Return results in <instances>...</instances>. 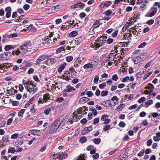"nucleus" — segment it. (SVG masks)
Returning a JSON list of instances; mask_svg holds the SVG:
<instances>
[{"label":"nucleus","instance_id":"obj_47","mask_svg":"<svg viewBox=\"0 0 160 160\" xmlns=\"http://www.w3.org/2000/svg\"><path fill=\"white\" fill-rule=\"evenodd\" d=\"M51 109L50 108H48L45 109L44 111L45 114L46 115H48L49 114L50 112L51 111Z\"/></svg>","mask_w":160,"mask_h":160},{"label":"nucleus","instance_id":"obj_58","mask_svg":"<svg viewBox=\"0 0 160 160\" xmlns=\"http://www.w3.org/2000/svg\"><path fill=\"white\" fill-rule=\"evenodd\" d=\"M99 118H98L94 119L93 124L94 125H95L99 122Z\"/></svg>","mask_w":160,"mask_h":160},{"label":"nucleus","instance_id":"obj_5","mask_svg":"<svg viewBox=\"0 0 160 160\" xmlns=\"http://www.w3.org/2000/svg\"><path fill=\"white\" fill-rule=\"evenodd\" d=\"M108 115L107 114L103 115L102 116L101 118V120L102 121H104V123L105 124H107L110 122V119H108Z\"/></svg>","mask_w":160,"mask_h":160},{"label":"nucleus","instance_id":"obj_62","mask_svg":"<svg viewBox=\"0 0 160 160\" xmlns=\"http://www.w3.org/2000/svg\"><path fill=\"white\" fill-rule=\"evenodd\" d=\"M30 6L28 4H25L23 7L24 9L26 11L28 10L30 8Z\"/></svg>","mask_w":160,"mask_h":160},{"label":"nucleus","instance_id":"obj_8","mask_svg":"<svg viewBox=\"0 0 160 160\" xmlns=\"http://www.w3.org/2000/svg\"><path fill=\"white\" fill-rule=\"evenodd\" d=\"M107 37L106 36H101L98 38L99 42L101 43H104L106 41Z\"/></svg>","mask_w":160,"mask_h":160},{"label":"nucleus","instance_id":"obj_27","mask_svg":"<svg viewBox=\"0 0 160 160\" xmlns=\"http://www.w3.org/2000/svg\"><path fill=\"white\" fill-rule=\"evenodd\" d=\"M100 25V23L99 22L96 21L95 22H94L93 25V28H96L98 27Z\"/></svg>","mask_w":160,"mask_h":160},{"label":"nucleus","instance_id":"obj_55","mask_svg":"<svg viewBox=\"0 0 160 160\" xmlns=\"http://www.w3.org/2000/svg\"><path fill=\"white\" fill-rule=\"evenodd\" d=\"M154 20L153 19H151L149 20L146 23L149 25H151L153 24L154 23Z\"/></svg>","mask_w":160,"mask_h":160},{"label":"nucleus","instance_id":"obj_35","mask_svg":"<svg viewBox=\"0 0 160 160\" xmlns=\"http://www.w3.org/2000/svg\"><path fill=\"white\" fill-rule=\"evenodd\" d=\"M69 71H70V72H71V75L72 74L73 75H76V74L77 73V72L75 71V69L72 68H70L69 70Z\"/></svg>","mask_w":160,"mask_h":160},{"label":"nucleus","instance_id":"obj_46","mask_svg":"<svg viewBox=\"0 0 160 160\" xmlns=\"http://www.w3.org/2000/svg\"><path fill=\"white\" fill-rule=\"evenodd\" d=\"M108 92L107 91H103L101 92V95L102 96H107V95H108Z\"/></svg>","mask_w":160,"mask_h":160},{"label":"nucleus","instance_id":"obj_63","mask_svg":"<svg viewBox=\"0 0 160 160\" xmlns=\"http://www.w3.org/2000/svg\"><path fill=\"white\" fill-rule=\"evenodd\" d=\"M106 86V83H103L99 84V87L101 89H103Z\"/></svg>","mask_w":160,"mask_h":160},{"label":"nucleus","instance_id":"obj_25","mask_svg":"<svg viewBox=\"0 0 160 160\" xmlns=\"http://www.w3.org/2000/svg\"><path fill=\"white\" fill-rule=\"evenodd\" d=\"M116 56L115 55L114 53H111L109 55V58L111 59V58H112L113 60H114L116 58H117V57L116 58Z\"/></svg>","mask_w":160,"mask_h":160},{"label":"nucleus","instance_id":"obj_9","mask_svg":"<svg viewBox=\"0 0 160 160\" xmlns=\"http://www.w3.org/2000/svg\"><path fill=\"white\" fill-rule=\"evenodd\" d=\"M60 124L61 123L59 124V125L58 127H55V126L52 125L51 128L50 129V132H51V133H54L55 132L58 128Z\"/></svg>","mask_w":160,"mask_h":160},{"label":"nucleus","instance_id":"obj_28","mask_svg":"<svg viewBox=\"0 0 160 160\" xmlns=\"http://www.w3.org/2000/svg\"><path fill=\"white\" fill-rule=\"evenodd\" d=\"M112 3V2L111 1H107L103 3V5L104 6L108 7L111 5Z\"/></svg>","mask_w":160,"mask_h":160},{"label":"nucleus","instance_id":"obj_22","mask_svg":"<svg viewBox=\"0 0 160 160\" xmlns=\"http://www.w3.org/2000/svg\"><path fill=\"white\" fill-rule=\"evenodd\" d=\"M153 102L152 100H150L147 101L145 103V105L146 107H148L149 105H151Z\"/></svg>","mask_w":160,"mask_h":160},{"label":"nucleus","instance_id":"obj_42","mask_svg":"<svg viewBox=\"0 0 160 160\" xmlns=\"http://www.w3.org/2000/svg\"><path fill=\"white\" fill-rule=\"evenodd\" d=\"M17 36V34L16 33H13L9 35L8 36V38H15Z\"/></svg>","mask_w":160,"mask_h":160},{"label":"nucleus","instance_id":"obj_13","mask_svg":"<svg viewBox=\"0 0 160 160\" xmlns=\"http://www.w3.org/2000/svg\"><path fill=\"white\" fill-rule=\"evenodd\" d=\"M77 8H82L85 6V4L82 2H81L78 1L76 4Z\"/></svg>","mask_w":160,"mask_h":160},{"label":"nucleus","instance_id":"obj_19","mask_svg":"<svg viewBox=\"0 0 160 160\" xmlns=\"http://www.w3.org/2000/svg\"><path fill=\"white\" fill-rule=\"evenodd\" d=\"M60 122V119L58 118L52 124V125L55 126V127H58L59 125L58 123Z\"/></svg>","mask_w":160,"mask_h":160},{"label":"nucleus","instance_id":"obj_26","mask_svg":"<svg viewBox=\"0 0 160 160\" xmlns=\"http://www.w3.org/2000/svg\"><path fill=\"white\" fill-rule=\"evenodd\" d=\"M89 109L90 111L92 112V114L94 116H96L97 114V112L95 108H89Z\"/></svg>","mask_w":160,"mask_h":160},{"label":"nucleus","instance_id":"obj_37","mask_svg":"<svg viewBox=\"0 0 160 160\" xmlns=\"http://www.w3.org/2000/svg\"><path fill=\"white\" fill-rule=\"evenodd\" d=\"M101 141V139L100 138H95L93 139V142L96 144H99Z\"/></svg>","mask_w":160,"mask_h":160},{"label":"nucleus","instance_id":"obj_23","mask_svg":"<svg viewBox=\"0 0 160 160\" xmlns=\"http://www.w3.org/2000/svg\"><path fill=\"white\" fill-rule=\"evenodd\" d=\"M5 69H7V65L6 64V63H4L3 64H0V69L2 70H4Z\"/></svg>","mask_w":160,"mask_h":160},{"label":"nucleus","instance_id":"obj_18","mask_svg":"<svg viewBox=\"0 0 160 160\" xmlns=\"http://www.w3.org/2000/svg\"><path fill=\"white\" fill-rule=\"evenodd\" d=\"M44 59L45 58L44 57L42 56L39 57L36 61V64L38 65V64L40 63L41 61H43Z\"/></svg>","mask_w":160,"mask_h":160},{"label":"nucleus","instance_id":"obj_34","mask_svg":"<svg viewBox=\"0 0 160 160\" xmlns=\"http://www.w3.org/2000/svg\"><path fill=\"white\" fill-rule=\"evenodd\" d=\"M128 48H125H125H121V49H120V50L122 52H121L122 55H123L124 54L125 52H128Z\"/></svg>","mask_w":160,"mask_h":160},{"label":"nucleus","instance_id":"obj_48","mask_svg":"<svg viewBox=\"0 0 160 160\" xmlns=\"http://www.w3.org/2000/svg\"><path fill=\"white\" fill-rule=\"evenodd\" d=\"M19 135V134L15 133L13 135H12L11 136V138L12 139H15L17 138L18 136Z\"/></svg>","mask_w":160,"mask_h":160},{"label":"nucleus","instance_id":"obj_50","mask_svg":"<svg viewBox=\"0 0 160 160\" xmlns=\"http://www.w3.org/2000/svg\"><path fill=\"white\" fill-rule=\"evenodd\" d=\"M143 73H144V72H140L136 74V76L137 78H139L141 77V75L143 74Z\"/></svg>","mask_w":160,"mask_h":160},{"label":"nucleus","instance_id":"obj_11","mask_svg":"<svg viewBox=\"0 0 160 160\" xmlns=\"http://www.w3.org/2000/svg\"><path fill=\"white\" fill-rule=\"evenodd\" d=\"M49 94L48 93H47L44 94L43 97V102H46L50 99Z\"/></svg>","mask_w":160,"mask_h":160},{"label":"nucleus","instance_id":"obj_16","mask_svg":"<svg viewBox=\"0 0 160 160\" xmlns=\"http://www.w3.org/2000/svg\"><path fill=\"white\" fill-rule=\"evenodd\" d=\"M40 132V131L38 130H30L31 134L34 135H38Z\"/></svg>","mask_w":160,"mask_h":160},{"label":"nucleus","instance_id":"obj_60","mask_svg":"<svg viewBox=\"0 0 160 160\" xmlns=\"http://www.w3.org/2000/svg\"><path fill=\"white\" fill-rule=\"evenodd\" d=\"M152 143V139H150L148 140L147 142V145L148 146H150Z\"/></svg>","mask_w":160,"mask_h":160},{"label":"nucleus","instance_id":"obj_14","mask_svg":"<svg viewBox=\"0 0 160 160\" xmlns=\"http://www.w3.org/2000/svg\"><path fill=\"white\" fill-rule=\"evenodd\" d=\"M66 64L65 63H63L58 68V71L59 72H61L64 69L65 67L66 66Z\"/></svg>","mask_w":160,"mask_h":160},{"label":"nucleus","instance_id":"obj_31","mask_svg":"<svg viewBox=\"0 0 160 160\" xmlns=\"http://www.w3.org/2000/svg\"><path fill=\"white\" fill-rule=\"evenodd\" d=\"M65 49H64V47L63 46L58 48L56 50V52L57 53H60L61 51L65 50Z\"/></svg>","mask_w":160,"mask_h":160},{"label":"nucleus","instance_id":"obj_29","mask_svg":"<svg viewBox=\"0 0 160 160\" xmlns=\"http://www.w3.org/2000/svg\"><path fill=\"white\" fill-rule=\"evenodd\" d=\"M22 82L24 86V87L25 86H27V85H29V84H31V82L30 81H26L25 80H23L22 81Z\"/></svg>","mask_w":160,"mask_h":160},{"label":"nucleus","instance_id":"obj_43","mask_svg":"<svg viewBox=\"0 0 160 160\" xmlns=\"http://www.w3.org/2000/svg\"><path fill=\"white\" fill-rule=\"evenodd\" d=\"M124 106H125V105L124 104H121L120 105L118 106L117 107V109L119 110L120 111V110H122L123 108L124 107Z\"/></svg>","mask_w":160,"mask_h":160},{"label":"nucleus","instance_id":"obj_49","mask_svg":"<svg viewBox=\"0 0 160 160\" xmlns=\"http://www.w3.org/2000/svg\"><path fill=\"white\" fill-rule=\"evenodd\" d=\"M84 155H81L80 156L78 157L77 160H86L84 158Z\"/></svg>","mask_w":160,"mask_h":160},{"label":"nucleus","instance_id":"obj_56","mask_svg":"<svg viewBox=\"0 0 160 160\" xmlns=\"http://www.w3.org/2000/svg\"><path fill=\"white\" fill-rule=\"evenodd\" d=\"M112 13V11L110 10H108L106 11L105 12V14H106V15L108 16L111 14Z\"/></svg>","mask_w":160,"mask_h":160},{"label":"nucleus","instance_id":"obj_3","mask_svg":"<svg viewBox=\"0 0 160 160\" xmlns=\"http://www.w3.org/2000/svg\"><path fill=\"white\" fill-rule=\"evenodd\" d=\"M145 54L142 53L139 56L134 58L133 59L134 63L137 64L141 62L142 60L145 59V57H144Z\"/></svg>","mask_w":160,"mask_h":160},{"label":"nucleus","instance_id":"obj_41","mask_svg":"<svg viewBox=\"0 0 160 160\" xmlns=\"http://www.w3.org/2000/svg\"><path fill=\"white\" fill-rule=\"evenodd\" d=\"M8 58L7 57H6V55L4 54L0 55V60H4Z\"/></svg>","mask_w":160,"mask_h":160},{"label":"nucleus","instance_id":"obj_6","mask_svg":"<svg viewBox=\"0 0 160 160\" xmlns=\"http://www.w3.org/2000/svg\"><path fill=\"white\" fill-rule=\"evenodd\" d=\"M75 90V88L72 87L70 85H68L66 87V89L64 90L63 92L65 93L70 92Z\"/></svg>","mask_w":160,"mask_h":160},{"label":"nucleus","instance_id":"obj_51","mask_svg":"<svg viewBox=\"0 0 160 160\" xmlns=\"http://www.w3.org/2000/svg\"><path fill=\"white\" fill-rule=\"evenodd\" d=\"M118 125L121 127L124 128L125 126V123L124 122L121 121L119 122Z\"/></svg>","mask_w":160,"mask_h":160},{"label":"nucleus","instance_id":"obj_53","mask_svg":"<svg viewBox=\"0 0 160 160\" xmlns=\"http://www.w3.org/2000/svg\"><path fill=\"white\" fill-rule=\"evenodd\" d=\"M146 100V98L144 97H142L138 101V103H141L144 101Z\"/></svg>","mask_w":160,"mask_h":160},{"label":"nucleus","instance_id":"obj_1","mask_svg":"<svg viewBox=\"0 0 160 160\" xmlns=\"http://www.w3.org/2000/svg\"><path fill=\"white\" fill-rule=\"evenodd\" d=\"M32 43L28 41L25 44H22L21 46V55H24L28 50L31 48Z\"/></svg>","mask_w":160,"mask_h":160},{"label":"nucleus","instance_id":"obj_32","mask_svg":"<svg viewBox=\"0 0 160 160\" xmlns=\"http://www.w3.org/2000/svg\"><path fill=\"white\" fill-rule=\"evenodd\" d=\"M78 33L76 31H74L71 32L69 34L70 37H74L77 35Z\"/></svg>","mask_w":160,"mask_h":160},{"label":"nucleus","instance_id":"obj_52","mask_svg":"<svg viewBox=\"0 0 160 160\" xmlns=\"http://www.w3.org/2000/svg\"><path fill=\"white\" fill-rule=\"evenodd\" d=\"M118 78L117 75L116 74H115L112 76V79L116 81L117 80Z\"/></svg>","mask_w":160,"mask_h":160},{"label":"nucleus","instance_id":"obj_59","mask_svg":"<svg viewBox=\"0 0 160 160\" xmlns=\"http://www.w3.org/2000/svg\"><path fill=\"white\" fill-rule=\"evenodd\" d=\"M145 152L144 149H142L139 152L138 154V155L139 156H143Z\"/></svg>","mask_w":160,"mask_h":160},{"label":"nucleus","instance_id":"obj_57","mask_svg":"<svg viewBox=\"0 0 160 160\" xmlns=\"http://www.w3.org/2000/svg\"><path fill=\"white\" fill-rule=\"evenodd\" d=\"M147 44L145 42H143L140 44L138 46V47L139 48H142L144 47Z\"/></svg>","mask_w":160,"mask_h":160},{"label":"nucleus","instance_id":"obj_17","mask_svg":"<svg viewBox=\"0 0 160 160\" xmlns=\"http://www.w3.org/2000/svg\"><path fill=\"white\" fill-rule=\"evenodd\" d=\"M74 42L77 45H79L82 42V38L81 37L76 38Z\"/></svg>","mask_w":160,"mask_h":160},{"label":"nucleus","instance_id":"obj_24","mask_svg":"<svg viewBox=\"0 0 160 160\" xmlns=\"http://www.w3.org/2000/svg\"><path fill=\"white\" fill-rule=\"evenodd\" d=\"M81 118V117L80 116H78L77 115H74L73 117V119L74 122H76L80 120Z\"/></svg>","mask_w":160,"mask_h":160},{"label":"nucleus","instance_id":"obj_20","mask_svg":"<svg viewBox=\"0 0 160 160\" xmlns=\"http://www.w3.org/2000/svg\"><path fill=\"white\" fill-rule=\"evenodd\" d=\"M10 138L8 135L4 136L3 137L2 140L3 142H7L9 140Z\"/></svg>","mask_w":160,"mask_h":160},{"label":"nucleus","instance_id":"obj_40","mask_svg":"<svg viewBox=\"0 0 160 160\" xmlns=\"http://www.w3.org/2000/svg\"><path fill=\"white\" fill-rule=\"evenodd\" d=\"M12 48H13V47L11 45L6 46L4 48L5 50L6 51L9 50Z\"/></svg>","mask_w":160,"mask_h":160},{"label":"nucleus","instance_id":"obj_54","mask_svg":"<svg viewBox=\"0 0 160 160\" xmlns=\"http://www.w3.org/2000/svg\"><path fill=\"white\" fill-rule=\"evenodd\" d=\"M110 127V126L109 125H106L104 128L103 130L104 131H106L109 129Z\"/></svg>","mask_w":160,"mask_h":160},{"label":"nucleus","instance_id":"obj_39","mask_svg":"<svg viewBox=\"0 0 160 160\" xmlns=\"http://www.w3.org/2000/svg\"><path fill=\"white\" fill-rule=\"evenodd\" d=\"M28 64L29 63L28 62L23 63L22 66H21V69H24L25 68H24V66H25V68H26L28 66Z\"/></svg>","mask_w":160,"mask_h":160},{"label":"nucleus","instance_id":"obj_7","mask_svg":"<svg viewBox=\"0 0 160 160\" xmlns=\"http://www.w3.org/2000/svg\"><path fill=\"white\" fill-rule=\"evenodd\" d=\"M68 155L65 153H62L57 156V158L59 159L62 160L66 158Z\"/></svg>","mask_w":160,"mask_h":160},{"label":"nucleus","instance_id":"obj_15","mask_svg":"<svg viewBox=\"0 0 160 160\" xmlns=\"http://www.w3.org/2000/svg\"><path fill=\"white\" fill-rule=\"evenodd\" d=\"M14 148H15L16 152H18L20 151V144L19 143H16Z\"/></svg>","mask_w":160,"mask_h":160},{"label":"nucleus","instance_id":"obj_2","mask_svg":"<svg viewBox=\"0 0 160 160\" xmlns=\"http://www.w3.org/2000/svg\"><path fill=\"white\" fill-rule=\"evenodd\" d=\"M26 89L27 91L31 94H34L38 90V88L37 86L34 85L31 82V84L27 86H25Z\"/></svg>","mask_w":160,"mask_h":160},{"label":"nucleus","instance_id":"obj_44","mask_svg":"<svg viewBox=\"0 0 160 160\" xmlns=\"http://www.w3.org/2000/svg\"><path fill=\"white\" fill-rule=\"evenodd\" d=\"M73 59V57L72 56L67 57L66 58V60L67 62H70Z\"/></svg>","mask_w":160,"mask_h":160},{"label":"nucleus","instance_id":"obj_38","mask_svg":"<svg viewBox=\"0 0 160 160\" xmlns=\"http://www.w3.org/2000/svg\"><path fill=\"white\" fill-rule=\"evenodd\" d=\"M148 85L149 86V88L148 89L150 90V91L152 92L154 90V87L153 85L151 83H149L148 84Z\"/></svg>","mask_w":160,"mask_h":160},{"label":"nucleus","instance_id":"obj_12","mask_svg":"<svg viewBox=\"0 0 160 160\" xmlns=\"http://www.w3.org/2000/svg\"><path fill=\"white\" fill-rule=\"evenodd\" d=\"M93 67V64L91 63H88L85 64L83 66V68L85 69H89V68H91Z\"/></svg>","mask_w":160,"mask_h":160},{"label":"nucleus","instance_id":"obj_30","mask_svg":"<svg viewBox=\"0 0 160 160\" xmlns=\"http://www.w3.org/2000/svg\"><path fill=\"white\" fill-rule=\"evenodd\" d=\"M29 21V20H26V19L24 20H23L22 22H21V23H22V24H21V26L25 25L27 27V26H28V25H27V24H26L28 23V22Z\"/></svg>","mask_w":160,"mask_h":160},{"label":"nucleus","instance_id":"obj_45","mask_svg":"<svg viewBox=\"0 0 160 160\" xmlns=\"http://www.w3.org/2000/svg\"><path fill=\"white\" fill-rule=\"evenodd\" d=\"M125 42H120L118 43L117 44V46L118 47H124L125 46V45L124 44V43H125Z\"/></svg>","mask_w":160,"mask_h":160},{"label":"nucleus","instance_id":"obj_36","mask_svg":"<svg viewBox=\"0 0 160 160\" xmlns=\"http://www.w3.org/2000/svg\"><path fill=\"white\" fill-rule=\"evenodd\" d=\"M55 60V59L54 58H51L49 59H48L47 61V63H53L54 62V61Z\"/></svg>","mask_w":160,"mask_h":160},{"label":"nucleus","instance_id":"obj_4","mask_svg":"<svg viewBox=\"0 0 160 160\" xmlns=\"http://www.w3.org/2000/svg\"><path fill=\"white\" fill-rule=\"evenodd\" d=\"M19 53V49H18V50L16 51L15 52V51H12V53L11 52H6L4 53V55H6V57H7L8 58L7 59H8L10 56L12 54L14 55L15 54L16 55H18Z\"/></svg>","mask_w":160,"mask_h":160},{"label":"nucleus","instance_id":"obj_61","mask_svg":"<svg viewBox=\"0 0 160 160\" xmlns=\"http://www.w3.org/2000/svg\"><path fill=\"white\" fill-rule=\"evenodd\" d=\"M94 148V147L92 145H90L88 146L87 148V150L88 151H91L92 149Z\"/></svg>","mask_w":160,"mask_h":160},{"label":"nucleus","instance_id":"obj_21","mask_svg":"<svg viewBox=\"0 0 160 160\" xmlns=\"http://www.w3.org/2000/svg\"><path fill=\"white\" fill-rule=\"evenodd\" d=\"M87 138L85 137H82L79 139V141L82 143L85 142L87 141Z\"/></svg>","mask_w":160,"mask_h":160},{"label":"nucleus","instance_id":"obj_10","mask_svg":"<svg viewBox=\"0 0 160 160\" xmlns=\"http://www.w3.org/2000/svg\"><path fill=\"white\" fill-rule=\"evenodd\" d=\"M157 10H154L150 13H147L146 15V17H152L155 15L156 13Z\"/></svg>","mask_w":160,"mask_h":160},{"label":"nucleus","instance_id":"obj_33","mask_svg":"<svg viewBox=\"0 0 160 160\" xmlns=\"http://www.w3.org/2000/svg\"><path fill=\"white\" fill-rule=\"evenodd\" d=\"M14 152H16V151L14 148V147H10L8 151V153H14Z\"/></svg>","mask_w":160,"mask_h":160},{"label":"nucleus","instance_id":"obj_64","mask_svg":"<svg viewBox=\"0 0 160 160\" xmlns=\"http://www.w3.org/2000/svg\"><path fill=\"white\" fill-rule=\"evenodd\" d=\"M6 64L7 65V69H8L13 66V65L12 64L9 63H6Z\"/></svg>","mask_w":160,"mask_h":160}]
</instances>
